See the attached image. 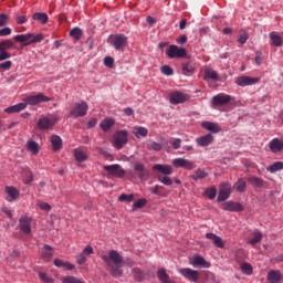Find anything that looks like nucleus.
<instances>
[{"instance_id":"ddd939ff","label":"nucleus","mask_w":283,"mask_h":283,"mask_svg":"<svg viewBox=\"0 0 283 283\" xmlns=\"http://www.w3.org/2000/svg\"><path fill=\"white\" fill-rule=\"evenodd\" d=\"M4 195L7 202H14V200H19V196H21V191L17 189L14 186H7L4 188Z\"/></svg>"},{"instance_id":"39448f33","label":"nucleus","mask_w":283,"mask_h":283,"mask_svg":"<svg viewBox=\"0 0 283 283\" xmlns=\"http://www.w3.org/2000/svg\"><path fill=\"white\" fill-rule=\"evenodd\" d=\"M87 109H90V106H87L86 102L75 103L70 111V116H72L73 118L86 116Z\"/></svg>"},{"instance_id":"4d7b16f0","label":"nucleus","mask_w":283,"mask_h":283,"mask_svg":"<svg viewBox=\"0 0 283 283\" xmlns=\"http://www.w3.org/2000/svg\"><path fill=\"white\" fill-rule=\"evenodd\" d=\"M36 207H39V209H41V211H51L52 210V206H50V203H48L45 201H39L36 203Z\"/></svg>"},{"instance_id":"774afa93","label":"nucleus","mask_w":283,"mask_h":283,"mask_svg":"<svg viewBox=\"0 0 283 283\" xmlns=\"http://www.w3.org/2000/svg\"><path fill=\"white\" fill-rule=\"evenodd\" d=\"M94 253V248H92V245H86L82 252V255H93Z\"/></svg>"},{"instance_id":"bb28decb","label":"nucleus","mask_w":283,"mask_h":283,"mask_svg":"<svg viewBox=\"0 0 283 283\" xmlns=\"http://www.w3.org/2000/svg\"><path fill=\"white\" fill-rule=\"evenodd\" d=\"M206 238L207 240H211L218 249H224V241L216 233L208 232L206 233Z\"/></svg>"},{"instance_id":"9b49d317","label":"nucleus","mask_w":283,"mask_h":283,"mask_svg":"<svg viewBox=\"0 0 283 283\" xmlns=\"http://www.w3.org/2000/svg\"><path fill=\"white\" fill-rule=\"evenodd\" d=\"M19 227L24 235H30L32 233V217L22 216L19 219Z\"/></svg>"},{"instance_id":"4468645a","label":"nucleus","mask_w":283,"mask_h":283,"mask_svg":"<svg viewBox=\"0 0 283 283\" xmlns=\"http://www.w3.org/2000/svg\"><path fill=\"white\" fill-rule=\"evenodd\" d=\"M172 165L176 168H184V169H188V171H191L193 169H196V164H193V161L189 160V159H185V158H176L172 160Z\"/></svg>"},{"instance_id":"3c124183","label":"nucleus","mask_w":283,"mask_h":283,"mask_svg":"<svg viewBox=\"0 0 283 283\" xmlns=\"http://www.w3.org/2000/svg\"><path fill=\"white\" fill-rule=\"evenodd\" d=\"M146 205H147V199L145 198L138 199L133 203V211H136V209H143V207H145Z\"/></svg>"},{"instance_id":"1a4fd4ad","label":"nucleus","mask_w":283,"mask_h":283,"mask_svg":"<svg viewBox=\"0 0 283 283\" xmlns=\"http://www.w3.org/2000/svg\"><path fill=\"white\" fill-rule=\"evenodd\" d=\"M52 101V98L45 96L43 93H38L36 95H30L23 98V102L27 105H39V103H48Z\"/></svg>"},{"instance_id":"7c9ffc66","label":"nucleus","mask_w":283,"mask_h":283,"mask_svg":"<svg viewBox=\"0 0 283 283\" xmlns=\"http://www.w3.org/2000/svg\"><path fill=\"white\" fill-rule=\"evenodd\" d=\"M113 125H116V120L112 117H106L99 124V127L103 132H109Z\"/></svg>"},{"instance_id":"e433bc0d","label":"nucleus","mask_w":283,"mask_h":283,"mask_svg":"<svg viewBox=\"0 0 283 283\" xmlns=\"http://www.w3.org/2000/svg\"><path fill=\"white\" fill-rule=\"evenodd\" d=\"M51 144H52L53 151H59V149L63 147V140L57 135H53L51 137Z\"/></svg>"},{"instance_id":"c03bdc74","label":"nucleus","mask_w":283,"mask_h":283,"mask_svg":"<svg viewBox=\"0 0 283 283\" xmlns=\"http://www.w3.org/2000/svg\"><path fill=\"white\" fill-rule=\"evenodd\" d=\"M248 182L250 185H252L253 187H264V179L260 178V177H250L248 179Z\"/></svg>"},{"instance_id":"0e129e2a","label":"nucleus","mask_w":283,"mask_h":283,"mask_svg":"<svg viewBox=\"0 0 283 283\" xmlns=\"http://www.w3.org/2000/svg\"><path fill=\"white\" fill-rule=\"evenodd\" d=\"M12 67V61H6L0 64V72H6L8 70H11Z\"/></svg>"},{"instance_id":"6ab92c4d","label":"nucleus","mask_w":283,"mask_h":283,"mask_svg":"<svg viewBox=\"0 0 283 283\" xmlns=\"http://www.w3.org/2000/svg\"><path fill=\"white\" fill-rule=\"evenodd\" d=\"M235 83L239 87H247V85H255V83H260V77L239 76L237 77Z\"/></svg>"},{"instance_id":"4be33fe9","label":"nucleus","mask_w":283,"mask_h":283,"mask_svg":"<svg viewBox=\"0 0 283 283\" xmlns=\"http://www.w3.org/2000/svg\"><path fill=\"white\" fill-rule=\"evenodd\" d=\"M53 264L56 269H65V271H74V269H76L74 263H70L69 261H63L61 259H54Z\"/></svg>"},{"instance_id":"9d476101","label":"nucleus","mask_w":283,"mask_h":283,"mask_svg":"<svg viewBox=\"0 0 283 283\" xmlns=\"http://www.w3.org/2000/svg\"><path fill=\"white\" fill-rule=\"evenodd\" d=\"M231 101H234L233 96L221 93L212 97V105L213 107H223V105H229Z\"/></svg>"},{"instance_id":"a211bd4d","label":"nucleus","mask_w":283,"mask_h":283,"mask_svg":"<svg viewBox=\"0 0 283 283\" xmlns=\"http://www.w3.org/2000/svg\"><path fill=\"white\" fill-rule=\"evenodd\" d=\"M221 209H223V211H232L240 213V211H244V206H242V203L240 202L227 201L221 205Z\"/></svg>"},{"instance_id":"09e8293b","label":"nucleus","mask_w":283,"mask_h":283,"mask_svg":"<svg viewBox=\"0 0 283 283\" xmlns=\"http://www.w3.org/2000/svg\"><path fill=\"white\" fill-rule=\"evenodd\" d=\"M70 36L74 39L75 41H81V36H83V31L80 28H74L70 32Z\"/></svg>"},{"instance_id":"e2e57ef3","label":"nucleus","mask_w":283,"mask_h":283,"mask_svg":"<svg viewBox=\"0 0 283 283\" xmlns=\"http://www.w3.org/2000/svg\"><path fill=\"white\" fill-rule=\"evenodd\" d=\"M8 21H10V17H8V14H6V13H1L0 14V28L8 25Z\"/></svg>"},{"instance_id":"72a5a7b5","label":"nucleus","mask_w":283,"mask_h":283,"mask_svg":"<svg viewBox=\"0 0 283 283\" xmlns=\"http://www.w3.org/2000/svg\"><path fill=\"white\" fill-rule=\"evenodd\" d=\"M157 277L161 283H176V281L169 280V274L164 268L157 271Z\"/></svg>"},{"instance_id":"473e14b6","label":"nucleus","mask_w":283,"mask_h":283,"mask_svg":"<svg viewBox=\"0 0 283 283\" xmlns=\"http://www.w3.org/2000/svg\"><path fill=\"white\" fill-rule=\"evenodd\" d=\"M22 180L24 185H30V182L34 181V175H32L30 168H22Z\"/></svg>"},{"instance_id":"79ce46f5","label":"nucleus","mask_w":283,"mask_h":283,"mask_svg":"<svg viewBox=\"0 0 283 283\" xmlns=\"http://www.w3.org/2000/svg\"><path fill=\"white\" fill-rule=\"evenodd\" d=\"M283 169V163L282 161H275L271 166L266 168V171H270V174H275L276 171H282Z\"/></svg>"},{"instance_id":"49530a36","label":"nucleus","mask_w":283,"mask_h":283,"mask_svg":"<svg viewBox=\"0 0 283 283\" xmlns=\"http://www.w3.org/2000/svg\"><path fill=\"white\" fill-rule=\"evenodd\" d=\"M157 180L161 182V185H166V187H171V185H174V180L169 175L158 176Z\"/></svg>"},{"instance_id":"a18cd8bd","label":"nucleus","mask_w":283,"mask_h":283,"mask_svg":"<svg viewBox=\"0 0 283 283\" xmlns=\"http://www.w3.org/2000/svg\"><path fill=\"white\" fill-rule=\"evenodd\" d=\"M258 242H262V232L260 231H254L253 232V238L248 241V244H251L252 247H255Z\"/></svg>"},{"instance_id":"4c0bfd02","label":"nucleus","mask_w":283,"mask_h":283,"mask_svg":"<svg viewBox=\"0 0 283 283\" xmlns=\"http://www.w3.org/2000/svg\"><path fill=\"white\" fill-rule=\"evenodd\" d=\"M8 50H14V42H12V40L1 41L0 52H8Z\"/></svg>"},{"instance_id":"f03ea898","label":"nucleus","mask_w":283,"mask_h":283,"mask_svg":"<svg viewBox=\"0 0 283 283\" xmlns=\"http://www.w3.org/2000/svg\"><path fill=\"white\" fill-rule=\"evenodd\" d=\"M45 39V35L43 33H27V34H18L13 38V41H17L18 43H22V45L28 46L32 45L34 43H41Z\"/></svg>"},{"instance_id":"de8ad7c7","label":"nucleus","mask_w":283,"mask_h":283,"mask_svg":"<svg viewBox=\"0 0 283 283\" xmlns=\"http://www.w3.org/2000/svg\"><path fill=\"white\" fill-rule=\"evenodd\" d=\"M218 279L216 277V274L213 272L207 271L205 273V280L202 283H217Z\"/></svg>"},{"instance_id":"338daca9","label":"nucleus","mask_w":283,"mask_h":283,"mask_svg":"<svg viewBox=\"0 0 283 283\" xmlns=\"http://www.w3.org/2000/svg\"><path fill=\"white\" fill-rule=\"evenodd\" d=\"M104 65H105L106 67H114V57H112V56H106V57L104 59Z\"/></svg>"},{"instance_id":"393cba45","label":"nucleus","mask_w":283,"mask_h":283,"mask_svg":"<svg viewBox=\"0 0 283 283\" xmlns=\"http://www.w3.org/2000/svg\"><path fill=\"white\" fill-rule=\"evenodd\" d=\"M266 279L269 283H281L283 280V275L282 272H280L279 270H271L268 273Z\"/></svg>"},{"instance_id":"b1692460","label":"nucleus","mask_w":283,"mask_h":283,"mask_svg":"<svg viewBox=\"0 0 283 283\" xmlns=\"http://www.w3.org/2000/svg\"><path fill=\"white\" fill-rule=\"evenodd\" d=\"M25 149L27 151H29V154H32V156H38L39 151H41V146L39 145V143L30 139L25 144Z\"/></svg>"},{"instance_id":"680f3d73","label":"nucleus","mask_w":283,"mask_h":283,"mask_svg":"<svg viewBox=\"0 0 283 283\" xmlns=\"http://www.w3.org/2000/svg\"><path fill=\"white\" fill-rule=\"evenodd\" d=\"M148 149H153L154 151H160L163 149V145L158 142H153L148 145Z\"/></svg>"},{"instance_id":"aec40b11","label":"nucleus","mask_w":283,"mask_h":283,"mask_svg":"<svg viewBox=\"0 0 283 283\" xmlns=\"http://www.w3.org/2000/svg\"><path fill=\"white\" fill-rule=\"evenodd\" d=\"M40 258H42L44 262H50L52 258H54V248L51 245L44 244L40 251Z\"/></svg>"},{"instance_id":"7ed1b4c3","label":"nucleus","mask_w":283,"mask_h":283,"mask_svg":"<svg viewBox=\"0 0 283 283\" xmlns=\"http://www.w3.org/2000/svg\"><path fill=\"white\" fill-rule=\"evenodd\" d=\"M108 43H111L112 48L117 50V52H125V49L129 45V40L125 34H114L108 38Z\"/></svg>"},{"instance_id":"5701e85b","label":"nucleus","mask_w":283,"mask_h":283,"mask_svg":"<svg viewBox=\"0 0 283 283\" xmlns=\"http://www.w3.org/2000/svg\"><path fill=\"white\" fill-rule=\"evenodd\" d=\"M270 151L272 154H280V151H283V139L274 138L269 144Z\"/></svg>"},{"instance_id":"f257e3e1","label":"nucleus","mask_w":283,"mask_h":283,"mask_svg":"<svg viewBox=\"0 0 283 283\" xmlns=\"http://www.w3.org/2000/svg\"><path fill=\"white\" fill-rule=\"evenodd\" d=\"M101 260L105 262L113 277L123 276V255L116 250H111L108 254H102Z\"/></svg>"},{"instance_id":"13d9d810","label":"nucleus","mask_w":283,"mask_h":283,"mask_svg":"<svg viewBox=\"0 0 283 283\" xmlns=\"http://www.w3.org/2000/svg\"><path fill=\"white\" fill-rule=\"evenodd\" d=\"M39 277H40L41 282H43V283H54V279L48 276V274H45L43 272L39 273Z\"/></svg>"},{"instance_id":"ea45409f","label":"nucleus","mask_w":283,"mask_h":283,"mask_svg":"<svg viewBox=\"0 0 283 283\" xmlns=\"http://www.w3.org/2000/svg\"><path fill=\"white\" fill-rule=\"evenodd\" d=\"M240 270L244 275H253V265L248 262H243L240 264Z\"/></svg>"},{"instance_id":"2f4dec72","label":"nucleus","mask_w":283,"mask_h":283,"mask_svg":"<svg viewBox=\"0 0 283 283\" xmlns=\"http://www.w3.org/2000/svg\"><path fill=\"white\" fill-rule=\"evenodd\" d=\"M73 154L77 163H85V160L88 158L87 153H85V150L82 148H75Z\"/></svg>"},{"instance_id":"20e7f679","label":"nucleus","mask_w":283,"mask_h":283,"mask_svg":"<svg viewBox=\"0 0 283 283\" xmlns=\"http://www.w3.org/2000/svg\"><path fill=\"white\" fill-rule=\"evenodd\" d=\"M178 273H180L185 280H188V282L201 283L200 272L198 270H193L191 268H181L178 270Z\"/></svg>"},{"instance_id":"c756f323","label":"nucleus","mask_w":283,"mask_h":283,"mask_svg":"<svg viewBox=\"0 0 283 283\" xmlns=\"http://www.w3.org/2000/svg\"><path fill=\"white\" fill-rule=\"evenodd\" d=\"M201 127L208 132H211L212 134H220V132H222V128H220V126L213 122H203Z\"/></svg>"},{"instance_id":"37998d69","label":"nucleus","mask_w":283,"mask_h":283,"mask_svg":"<svg viewBox=\"0 0 283 283\" xmlns=\"http://www.w3.org/2000/svg\"><path fill=\"white\" fill-rule=\"evenodd\" d=\"M270 39H271L272 45H274V48H280L282 45V36H280L277 33L272 32L270 34Z\"/></svg>"},{"instance_id":"f8f14e48","label":"nucleus","mask_w":283,"mask_h":283,"mask_svg":"<svg viewBox=\"0 0 283 283\" xmlns=\"http://www.w3.org/2000/svg\"><path fill=\"white\" fill-rule=\"evenodd\" d=\"M187 101H189V95L187 93H182L180 91L170 93L171 105H180L182 103H187Z\"/></svg>"},{"instance_id":"69168bd1","label":"nucleus","mask_w":283,"mask_h":283,"mask_svg":"<svg viewBox=\"0 0 283 283\" xmlns=\"http://www.w3.org/2000/svg\"><path fill=\"white\" fill-rule=\"evenodd\" d=\"M247 41H249L248 33H242L241 35H239L238 43H240L241 45H244V43H247Z\"/></svg>"},{"instance_id":"0eeeda50","label":"nucleus","mask_w":283,"mask_h":283,"mask_svg":"<svg viewBox=\"0 0 283 283\" xmlns=\"http://www.w3.org/2000/svg\"><path fill=\"white\" fill-rule=\"evenodd\" d=\"M166 55L168 59H185L187 56V49L171 44L166 51Z\"/></svg>"},{"instance_id":"412c9836","label":"nucleus","mask_w":283,"mask_h":283,"mask_svg":"<svg viewBox=\"0 0 283 283\" xmlns=\"http://www.w3.org/2000/svg\"><path fill=\"white\" fill-rule=\"evenodd\" d=\"M154 171H159L161 176H171L174 174V167L169 165L157 164L153 166Z\"/></svg>"},{"instance_id":"052dcab7","label":"nucleus","mask_w":283,"mask_h":283,"mask_svg":"<svg viewBox=\"0 0 283 283\" xmlns=\"http://www.w3.org/2000/svg\"><path fill=\"white\" fill-rule=\"evenodd\" d=\"M133 275L137 282H140V280L144 277L143 271H140L138 268L133 269Z\"/></svg>"},{"instance_id":"864d4df0","label":"nucleus","mask_w":283,"mask_h":283,"mask_svg":"<svg viewBox=\"0 0 283 283\" xmlns=\"http://www.w3.org/2000/svg\"><path fill=\"white\" fill-rule=\"evenodd\" d=\"M208 174L202 170V169H198L193 175H192V179L193 180H202V178H207Z\"/></svg>"},{"instance_id":"a19ab883","label":"nucleus","mask_w":283,"mask_h":283,"mask_svg":"<svg viewBox=\"0 0 283 283\" xmlns=\"http://www.w3.org/2000/svg\"><path fill=\"white\" fill-rule=\"evenodd\" d=\"M203 196H206L209 200H216V196H218V189H216V187L207 188L203 192Z\"/></svg>"},{"instance_id":"c9c22d12","label":"nucleus","mask_w":283,"mask_h":283,"mask_svg":"<svg viewBox=\"0 0 283 283\" xmlns=\"http://www.w3.org/2000/svg\"><path fill=\"white\" fill-rule=\"evenodd\" d=\"M218 72L212 69H206L203 74V81H218Z\"/></svg>"},{"instance_id":"f704fd0d","label":"nucleus","mask_w":283,"mask_h":283,"mask_svg":"<svg viewBox=\"0 0 283 283\" xmlns=\"http://www.w3.org/2000/svg\"><path fill=\"white\" fill-rule=\"evenodd\" d=\"M133 134L136 138H147V135L149 134V130L143 126H136L133 129Z\"/></svg>"},{"instance_id":"f3484780","label":"nucleus","mask_w":283,"mask_h":283,"mask_svg":"<svg viewBox=\"0 0 283 283\" xmlns=\"http://www.w3.org/2000/svg\"><path fill=\"white\" fill-rule=\"evenodd\" d=\"M104 170L109 172L111 176H115V178H123V176H125V169H123L118 164L104 166Z\"/></svg>"},{"instance_id":"a878e982","label":"nucleus","mask_w":283,"mask_h":283,"mask_svg":"<svg viewBox=\"0 0 283 283\" xmlns=\"http://www.w3.org/2000/svg\"><path fill=\"white\" fill-rule=\"evenodd\" d=\"M181 72L185 76H191L196 73V63L195 62H185L181 64Z\"/></svg>"},{"instance_id":"423d86ee","label":"nucleus","mask_w":283,"mask_h":283,"mask_svg":"<svg viewBox=\"0 0 283 283\" xmlns=\"http://www.w3.org/2000/svg\"><path fill=\"white\" fill-rule=\"evenodd\" d=\"M56 123H59V117L55 115H49L38 120V128L41 130L52 129Z\"/></svg>"},{"instance_id":"58836bf2","label":"nucleus","mask_w":283,"mask_h":283,"mask_svg":"<svg viewBox=\"0 0 283 283\" xmlns=\"http://www.w3.org/2000/svg\"><path fill=\"white\" fill-rule=\"evenodd\" d=\"M32 19L33 21H40V23H48L49 21V17H48V13H41V12H35L33 15H32Z\"/></svg>"},{"instance_id":"8fccbe9b","label":"nucleus","mask_w":283,"mask_h":283,"mask_svg":"<svg viewBox=\"0 0 283 283\" xmlns=\"http://www.w3.org/2000/svg\"><path fill=\"white\" fill-rule=\"evenodd\" d=\"M235 187L239 193H244V191H247V181H244V179H239L235 184Z\"/></svg>"},{"instance_id":"c85d7f7f","label":"nucleus","mask_w":283,"mask_h":283,"mask_svg":"<svg viewBox=\"0 0 283 283\" xmlns=\"http://www.w3.org/2000/svg\"><path fill=\"white\" fill-rule=\"evenodd\" d=\"M27 107H28V103L22 102L6 108L4 112L7 114H19V112H23V109H25Z\"/></svg>"},{"instance_id":"bf43d9fd","label":"nucleus","mask_w":283,"mask_h":283,"mask_svg":"<svg viewBox=\"0 0 283 283\" xmlns=\"http://www.w3.org/2000/svg\"><path fill=\"white\" fill-rule=\"evenodd\" d=\"M118 200L119 202H132L134 200V195H125V193H122L119 197H118Z\"/></svg>"},{"instance_id":"6e6d98bb","label":"nucleus","mask_w":283,"mask_h":283,"mask_svg":"<svg viewBox=\"0 0 283 283\" xmlns=\"http://www.w3.org/2000/svg\"><path fill=\"white\" fill-rule=\"evenodd\" d=\"M161 74H165V76H174V69L169 65H164L160 67Z\"/></svg>"},{"instance_id":"5fc2aeb1","label":"nucleus","mask_w":283,"mask_h":283,"mask_svg":"<svg viewBox=\"0 0 283 283\" xmlns=\"http://www.w3.org/2000/svg\"><path fill=\"white\" fill-rule=\"evenodd\" d=\"M163 186L156 185L154 188L150 189L151 193L155 196H160L161 198H166L167 193L161 191Z\"/></svg>"},{"instance_id":"6e6552de","label":"nucleus","mask_w":283,"mask_h":283,"mask_svg":"<svg viewBox=\"0 0 283 283\" xmlns=\"http://www.w3.org/2000/svg\"><path fill=\"white\" fill-rule=\"evenodd\" d=\"M128 136H129V133H127V130H119L115 133L114 143H113L114 147H116V149H123V147L127 145Z\"/></svg>"},{"instance_id":"cd10ccee","label":"nucleus","mask_w":283,"mask_h":283,"mask_svg":"<svg viewBox=\"0 0 283 283\" xmlns=\"http://www.w3.org/2000/svg\"><path fill=\"white\" fill-rule=\"evenodd\" d=\"M199 147H209L213 143V135L208 134L196 139Z\"/></svg>"},{"instance_id":"603ef678","label":"nucleus","mask_w":283,"mask_h":283,"mask_svg":"<svg viewBox=\"0 0 283 283\" xmlns=\"http://www.w3.org/2000/svg\"><path fill=\"white\" fill-rule=\"evenodd\" d=\"M134 169L139 174V178H145V165L142 163H136Z\"/></svg>"},{"instance_id":"dca6fc26","label":"nucleus","mask_w":283,"mask_h":283,"mask_svg":"<svg viewBox=\"0 0 283 283\" xmlns=\"http://www.w3.org/2000/svg\"><path fill=\"white\" fill-rule=\"evenodd\" d=\"M229 196H231V185L227 182H222L219 188L218 202H224V200H229Z\"/></svg>"},{"instance_id":"2eb2a0df","label":"nucleus","mask_w":283,"mask_h":283,"mask_svg":"<svg viewBox=\"0 0 283 283\" xmlns=\"http://www.w3.org/2000/svg\"><path fill=\"white\" fill-rule=\"evenodd\" d=\"M190 264L195 269H211V262L207 261L202 255H196L192 260H190Z\"/></svg>"}]
</instances>
